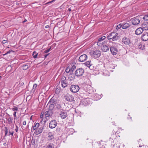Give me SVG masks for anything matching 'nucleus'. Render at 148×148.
Returning a JSON list of instances; mask_svg holds the SVG:
<instances>
[{"label": "nucleus", "mask_w": 148, "mask_h": 148, "mask_svg": "<svg viewBox=\"0 0 148 148\" xmlns=\"http://www.w3.org/2000/svg\"><path fill=\"white\" fill-rule=\"evenodd\" d=\"M107 38L108 40H112L113 41H115L119 38L118 34L116 32H112L107 34Z\"/></svg>", "instance_id": "obj_1"}, {"label": "nucleus", "mask_w": 148, "mask_h": 148, "mask_svg": "<svg viewBox=\"0 0 148 148\" xmlns=\"http://www.w3.org/2000/svg\"><path fill=\"white\" fill-rule=\"evenodd\" d=\"M101 51L98 49L92 51L90 52V54L91 57L95 59L100 57L101 55Z\"/></svg>", "instance_id": "obj_2"}, {"label": "nucleus", "mask_w": 148, "mask_h": 148, "mask_svg": "<svg viewBox=\"0 0 148 148\" xmlns=\"http://www.w3.org/2000/svg\"><path fill=\"white\" fill-rule=\"evenodd\" d=\"M24 84V83L23 82L19 83L17 85L16 84L14 87V88H15V89H16V91L18 92L20 91H22L23 88H24L23 86Z\"/></svg>", "instance_id": "obj_3"}, {"label": "nucleus", "mask_w": 148, "mask_h": 148, "mask_svg": "<svg viewBox=\"0 0 148 148\" xmlns=\"http://www.w3.org/2000/svg\"><path fill=\"white\" fill-rule=\"evenodd\" d=\"M60 82L63 88L66 87L69 84L68 79L64 76L62 77Z\"/></svg>", "instance_id": "obj_4"}, {"label": "nucleus", "mask_w": 148, "mask_h": 148, "mask_svg": "<svg viewBox=\"0 0 148 148\" xmlns=\"http://www.w3.org/2000/svg\"><path fill=\"white\" fill-rule=\"evenodd\" d=\"M45 114L46 119L45 120L44 119L43 122L45 123L48 120L52 115L53 112L51 110H49L48 111H46L45 112Z\"/></svg>", "instance_id": "obj_5"}, {"label": "nucleus", "mask_w": 148, "mask_h": 148, "mask_svg": "<svg viewBox=\"0 0 148 148\" xmlns=\"http://www.w3.org/2000/svg\"><path fill=\"white\" fill-rule=\"evenodd\" d=\"M84 72V70L82 68H79L76 70L75 72V75L76 76L79 77L82 76Z\"/></svg>", "instance_id": "obj_6"}, {"label": "nucleus", "mask_w": 148, "mask_h": 148, "mask_svg": "<svg viewBox=\"0 0 148 148\" xmlns=\"http://www.w3.org/2000/svg\"><path fill=\"white\" fill-rule=\"evenodd\" d=\"M106 38L105 36H103L99 38L97 42V45L99 46H101L102 45L105 44L106 42L103 40L105 39Z\"/></svg>", "instance_id": "obj_7"}, {"label": "nucleus", "mask_w": 148, "mask_h": 148, "mask_svg": "<svg viewBox=\"0 0 148 148\" xmlns=\"http://www.w3.org/2000/svg\"><path fill=\"white\" fill-rule=\"evenodd\" d=\"M79 88L78 86L72 85L70 86V91L73 92H77L79 90Z\"/></svg>", "instance_id": "obj_8"}, {"label": "nucleus", "mask_w": 148, "mask_h": 148, "mask_svg": "<svg viewBox=\"0 0 148 148\" xmlns=\"http://www.w3.org/2000/svg\"><path fill=\"white\" fill-rule=\"evenodd\" d=\"M59 116L62 119H65L67 116V114L66 111L64 110L60 111Z\"/></svg>", "instance_id": "obj_9"}, {"label": "nucleus", "mask_w": 148, "mask_h": 148, "mask_svg": "<svg viewBox=\"0 0 148 148\" xmlns=\"http://www.w3.org/2000/svg\"><path fill=\"white\" fill-rule=\"evenodd\" d=\"M131 21L132 24L135 25H138L140 23L139 17H137L132 18L131 19Z\"/></svg>", "instance_id": "obj_10"}, {"label": "nucleus", "mask_w": 148, "mask_h": 148, "mask_svg": "<svg viewBox=\"0 0 148 148\" xmlns=\"http://www.w3.org/2000/svg\"><path fill=\"white\" fill-rule=\"evenodd\" d=\"M57 123L55 120L51 121L49 123V127L51 129L55 128L57 125Z\"/></svg>", "instance_id": "obj_11"}, {"label": "nucleus", "mask_w": 148, "mask_h": 148, "mask_svg": "<svg viewBox=\"0 0 148 148\" xmlns=\"http://www.w3.org/2000/svg\"><path fill=\"white\" fill-rule=\"evenodd\" d=\"M86 87V90L87 92L89 93L92 94L93 92H94L96 91L95 90L92 86L89 85H87Z\"/></svg>", "instance_id": "obj_12"}, {"label": "nucleus", "mask_w": 148, "mask_h": 148, "mask_svg": "<svg viewBox=\"0 0 148 148\" xmlns=\"http://www.w3.org/2000/svg\"><path fill=\"white\" fill-rule=\"evenodd\" d=\"M110 49L112 54L114 55H116L118 52V50L115 46H112L110 47Z\"/></svg>", "instance_id": "obj_13"}, {"label": "nucleus", "mask_w": 148, "mask_h": 148, "mask_svg": "<svg viewBox=\"0 0 148 148\" xmlns=\"http://www.w3.org/2000/svg\"><path fill=\"white\" fill-rule=\"evenodd\" d=\"M64 97L65 99L68 101L71 102L74 100V97L72 95L69 94L66 95Z\"/></svg>", "instance_id": "obj_14"}, {"label": "nucleus", "mask_w": 148, "mask_h": 148, "mask_svg": "<svg viewBox=\"0 0 148 148\" xmlns=\"http://www.w3.org/2000/svg\"><path fill=\"white\" fill-rule=\"evenodd\" d=\"M56 102V99L54 98L53 97H52L49 100V103L50 104L49 106L50 108H53L54 107V105L53 103L55 104Z\"/></svg>", "instance_id": "obj_15"}, {"label": "nucleus", "mask_w": 148, "mask_h": 148, "mask_svg": "<svg viewBox=\"0 0 148 148\" xmlns=\"http://www.w3.org/2000/svg\"><path fill=\"white\" fill-rule=\"evenodd\" d=\"M87 58V56L86 55H82L79 57V61L81 62H83L86 61Z\"/></svg>", "instance_id": "obj_16"}, {"label": "nucleus", "mask_w": 148, "mask_h": 148, "mask_svg": "<svg viewBox=\"0 0 148 148\" xmlns=\"http://www.w3.org/2000/svg\"><path fill=\"white\" fill-rule=\"evenodd\" d=\"M122 42L123 43L127 45H129L130 43L129 39L126 37H124L122 38Z\"/></svg>", "instance_id": "obj_17"}, {"label": "nucleus", "mask_w": 148, "mask_h": 148, "mask_svg": "<svg viewBox=\"0 0 148 148\" xmlns=\"http://www.w3.org/2000/svg\"><path fill=\"white\" fill-rule=\"evenodd\" d=\"M142 40L144 41L148 40V33H144L142 35L141 37Z\"/></svg>", "instance_id": "obj_18"}, {"label": "nucleus", "mask_w": 148, "mask_h": 148, "mask_svg": "<svg viewBox=\"0 0 148 148\" xmlns=\"http://www.w3.org/2000/svg\"><path fill=\"white\" fill-rule=\"evenodd\" d=\"M101 47V50L104 52H106L108 51L109 49V47L105 44L102 45Z\"/></svg>", "instance_id": "obj_19"}, {"label": "nucleus", "mask_w": 148, "mask_h": 148, "mask_svg": "<svg viewBox=\"0 0 148 148\" xmlns=\"http://www.w3.org/2000/svg\"><path fill=\"white\" fill-rule=\"evenodd\" d=\"M54 138L53 134L51 132H49L48 134L47 139L51 141L53 140Z\"/></svg>", "instance_id": "obj_20"}, {"label": "nucleus", "mask_w": 148, "mask_h": 148, "mask_svg": "<svg viewBox=\"0 0 148 148\" xmlns=\"http://www.w3.org/2000/svg\"><path fill=\"white\" fill-rule=\"evenodd\" d=\"M143 29L142 28L139 27L136 29L135 31V34L136 35H140L143 32Z\"/></svg>", "instance_id": "obj_21"}, {"label": "nucleus", "mask_w": 148, "mask_h": 148, "mask_svg": "<svg viewBox=\"0 0 148 148\" xmlns=\"http://www.w3.org/2000/svg\"><path fill=\"white\" fill-rule=\"evenodd\" d=\"M142 27L143 29L147 30H148V22H146L144 23L142 25Z\"/></svg>", "instance_id": "obj_22"}, {"label": "nucleus", "mask_w": 148, "mask_h": 148, "mask_svg": "<svg viewBox=\"0 0 148 148\" xmlns=\"http://www.w3.org/2000/svg\"><path fill=\"white\" fill-rule=\"evenodd\" d=\"M88 99H85L82 100L81 101V105H84V106H86L88 105Z\"/></svg>", "instance_id": "obj_23"}, {"label": "nucleus", "mask_w": 148, "mask_h": 148, "mask_svg": "<svg viewBox=\"0 0 148 148\" xmlns=\"http://www.w3.org/2000/svg\"><path fill=\"white\" fill-rule=\"evenodd\" d=\"M43 128L42 127L38 128L35 131V134L36 135H38L41 133L42 131Z\"/></svg>", "instance_id": "obj_24"}, {"label": "nucleus", "mask_w": 148, "mask_h": 148, "mask_svg": "<svg viewBox=\"0 0 148 148\" xmlns=\"http://www.w3.org/2000/svg\"><path fill=\"white\" fill-rule=\"evenodd\" d=\"M122 28L124 29L128 28L130 26V24L128 23H122Z\"/></svg>", "instance_id": "obj_25"}, {"label": "nucleus", "mask_w": 148, "mask_h": 148, "mask_svg": "<svg viewBox=\"0 0 148 148\" xmlns=\"http://www.w3.org/2000/svg\"><path fill=\"white\" fill-rule=\"evenodd\" d=\"M29 63H27L23 65L22 66L23 69V70H26L28 69L29 67Z\"/></svg>", "instance_id": "obj_26"}, {"label": "nucleus", "mask_w": 148, "mask_h": 148, "mask_svg": "<svg viewBox=\"0 0 148 148\" xmlns=\"http://www.w3.org/2000/svg\"><path fill=\"white\" fill-rule=\"evenodd\" d=\"M39 125V123H37L34 126L32 127L33 129L34 130H36L38 128Z\"/></svg>", "instance_id": "obj_27"}, {"label": "nucleus", "mask_w": 148, "mask_h": 148, "mask_svg": "<svg viewBox=\"0 0 148 148\" xmlns=\"http://www.w3.org/2000/svg\"><path fill=\"white\" fill-rule=\"evenodd\" d=\"M85 65L88 67H90L91 66V61H88L84 63Z\"/></svg>", "instance_id": "obj_28"}, {"label": "nucleus", "mask_w": 148, "mask_h": 148, "mask_svg": "<svg viewBox=\"0 0 148 148\" xmlns=\"http://www.w3.org/2000/svg\"><path fill=\"white\" fill-rule=\"evenodd\" d=\"M56 108L57 109L60 110V111H61L62 110H63L62 107L60 104H58L56 105Z\"/></svg>", "instance_id": "obj_29"}, {"label": "nucleus", "mask_w": 148, "mask_h": 148, "mask_svg": "<svg viewBox=\"0 0 148 148\" xmlns=\"http://www.w3.org/2000/svg\"><path fill=\"white\" fill-rule=\"evenodd\" d=\"M65 72L67 73H69V75H72V74H71L70 67H68L66 68L65 69Z\"/></svg>", "instance_id": "obj_30"}, {"label": "nucleus", "mask_w": 148, "mask_h": 148, "mask_svg": "<svg viewBox=\"0 0 148 148\" xmlns=\"http://www.w3.org/2000/svg\"><path fill=\"white\" fill-rule=\"evenodd\" d=\"M76 66L74 65H72L71 67L70 68L71 74L72 75L73 71L75 69Z\"/></svg>", "instance_id": "obj_31"}, {"label": "nucleus", "mask_w": 148, "mask_h": 148, "mask_svg": "<svg viewBox=\"0 0 148 148\" xmlns=\"http://www.w3.org/2000/svg\"><path fill=\"white\" fill-rule=\"evenodd\" d=\"M74 79V77L73 75H69L68 77V80L70 82L72 81Z\"/></svg>", "instance_id": "obj_32"}, {"label": "nucleus", "mask_w": 148, "mask_h": 148, "mask_svg": "<svg viewBox=\"0 0 148 148\" xmlns=\"http://www.w3.org/2000/svg\"><path fill=\"white\" fill-rule=\"evenodd\" d=\"M33 56L34 58H37L38 56V53H37L36 51H34L33 52Z\"/></svg>", "instance_id": "obj_33"}, {"label": "nucleus", "mask_w": 148, "mask_h": 148, "mask_svg": "<svg viewBox=\"0 0 148 148\" xmlns=\"http://www.w3.org/2000/svg\"><path fill=\"white\" fill-rule=\"evenodd\" d=\"M53 145L51 143H49L47 146V148H53Z\"/></svg>", "instance_id": "obj_34"}, {"label": "nucleus", "mask_w": 148, "mask_h": 148, "mask_svg": "<svg viewBox=\"0 0 148 148\" xmlns=\"http://www.w3.org/2000/svg\"><path fill=\"white\" fill-rule=\"evenodd\" d=\"M37 84H34L33 86V88L32 89V90L33 91H34L36 89V88L37 87Z\"/></svg>", "instance_id": "obj_35"}, {"label": "nucleus", "mask_w": 148, "mask_h": 148, "mask_svg": "<svg viewBox=\"0 0 148 148\" xmlns=\"http://www.w3.org/2000/svg\"><path fill=\"white\" fill-rule=\"evenodd\" d=\"M143 18L144 20H148V14L145 15Z\"/></svg>", "instance_id": "obj_36"}, {"label": "nucleus", "mask_w": 148, "mask_h": 148, "mask_svg": "<svg viewBox=\"0 0 148 148\" xmlns=\"http://www.w3.org/2000/svg\"><path fill=\"white\" fill-rule=\"evenodd\" d=\"M121 27H122V24L120 23L119 25H118L116 26V29H120Z\"/></svg>", "instance_id": "obj_37"}, {"label": "nucleus", "mask_w": 148, "mask_h": 148, "mask_svg": "<svg viewBox=\"0 0 148 148\" xmlns=\"http://www.w3.org/2000/svg\"><path fill=\"white\" fill-rule=\"evenodd\" d=\"M13 120V119L10 117H9L7 120L9 123H12Z\"/></svg>", "instance_id": "obj_38"}, {"label": "nucleus", "mask_w": 148, "mask_h": 148, "mask_svg": "<svg viewBox=\"0 0 148 148\" xmlns=\"http://www.w3.org/2000/svg\"><path fill=\"white\" fill-rule=\"evenodd\" d=\"M35 143V140L32 139L31 141V144L32 145H34Z\"/></svg>", "instance_id": "obj_39"}, {"label": "nucleus", "mask_w": 148, "mask_h": 148, "mask_svg": "<svg viewBox=\"0 0 148 148\" xmlns=\"http://www.w3.org/2000/svg\"><path fill=\"white\" fill-rule=\"evenodd\" d=\"M51 49V48H49L45 50L44 51V53H47L49 52L50 51V49Z\"/></svg>", "instance_id": "obj_40"}, {"label": "nucleus", "mask_w": 148, "mask_h": 148, "mask_svg": "<svg viewBox=\"0 0 148 148\" xmlns=\"http://www.w3.org/2000/svg\"><path fill=\"white\" fill-rule=\"evenodd\" d=\"M12 51V50H9V51H7L4 54H3V56H5L8 54H9Z\"/></svg>", "instance_id": "obj_41"}, {"label": "nucleus", "mask_w": 148, "mask_h": 148, "mask_svg": "<svg viewBox=\"0 0 148 148\" xmlns=\"http://www.w3.org/2000/svg\"><path fill=\"white\" fill-rule=\"evenodd\" d=\"M12 110L14 111L17 112L18 110V108L17 107L13 108H12Z\"/></svg>", "instance_id": "obj_42"}, {"label": "nucleus", "mask_w": 148, "mask_h": 148, "mask_svg": "<svg viewBox=\"0 0 148 148\" xmlns=\"http://www.w3.org/2000/svg\"><path fill=\"white\" fill-rule=\"evenodd\" d=\"M138 47L140 49H143L144 48V46H143L142 47V45H141L140 44L138 45Z\"/></svg>", "instance_id": "obj_43"}, {"label": "nucleus", "mask_w": 148, "mask_h": 148, "mask_svg": "<svg viewBox=\"0 0 148 148\" xmlns=\"http://www.w3.org/2000/svg\"><path fill=\"white\" fill-rule=\"evenodd\" d=\"M9 133L8 134V136H10V135H11L12 136L14 134V132H11L10 131H9Z\"/></svg>", "instance_id": "obj_44"}, {"label": "nucleus", "mask_w": 148, "mask_h": 148, "mask_svg": "<svg viewBox=\"0 0 148 148\" xmlns=\"http://www.w3.org/2000/svg\"><path fill=\"white\" fill-rule=\"evenodd\" d=\"M15 131L16 132H17L18 131V127L17 125H16V128H15Z\"/></svg>", "instance_id": "obj_45"}, {"label": "nucleus", "mask_w": 148, "mask_h": 148, "mask_svg": "<svg viewBox=\"0 0 148 148\" xmlns=\"http://www.w3.org/2000/svg\"><path fill=\"white\" fill-rule=\"evenodd\" d=\"M5 132H8V130L7 128V127H5Z\"/></svg>", "instance_id": "obj_46"}, {"label": "nucleus", "mask_w": 148, "mask_h": 148, "mask_svg": "<svg viewBox=\"0 0 148 148\" xmlns=\"http://www.w3.org/2000/svg\"><path fill=\"white\" fill-rule=\"evenodd\" d=\"M8 42V40H4L2 41V43L3 44H5Z\"/></svg>", "instance_id": "obj_47"}, {"label": "nucleus", "mask_w": 148, "mask_h": 148, "mask_svg": "<svg viewBox=\"0 0 148 148\" xmlns=\"http://www.w3.org/2000/svg\"><path fill=\"white\" fill-rule=\"evenodd\" d=\"M16 111L14 112L13 115L14 118H15L16 117Z\"/></svg>", "instance_id": "obj_48"}, {"label": "nucleus", "mask_w": 148, "mask_h": 148, "mask_svg": "<svg viewBox=\"0 0 148 148\" xmlns=\"http://www.w3.org/2000/svg\"><path fill=\"white\" fill-rule=\"evenodd\" d=\"M49 54V53H48V54H46L45 55H44L45 58H46L47 57V56H48Z\"/></svg>", "instance_id": "obj_49"}, {"label": "nucleus", "mask_w": 148, "mask_h": 148, "mask_svg": "<svg viewBox=\"0 0 148 148\" xmlns=\"http://www.w3.org/2000/svg\"><path fill=\"white\" fill-rule=\"evenodd\" d=\"M23 125H25L26 124V121H24L23 122Z\"/></svg>", "instance_id": "obj_50"}, {"label": "nucleus", "mask_w": 148, "mask_h": 148, "mask_svg": "<svg viewBox=\"0 0 148 148\" xmlns=\"http://www.w3.org/2000/svg\"><path fill=\"white\" fill-rule=\"evenodd\" d=\"M70 131H71L72 132H73L74 131V130L73 129L71 128L69 130Z\"/></svg>", "instance_id": "obj_51"}, {"label": "nucleus", "mask_w": 148, "mask_h": 148, "mask_svg": "<svg viewBox=\"0 0 148 148\" xmlns=\"http://www.w3.org/2000/svg\"><path fill=\"white\" fill-rule=\"evenodd\" d=\"M43 117V114H42V113H41L40 115V117L42 119Z\"/></svg>", "instance_id": "obj_52"}, {"label": "nucleus", "mask_w": 148, "mask_h": 148, "mask_svg": "<svg viewBox=\"0 0 148 148\" xmlns=\"http://www.w3.org/2000/svg\"><path fill=\"white\" fill-rule=\"evenodd\" d=\"M49 27V25H47L46 26L45 28H48Z\"/></svg>", "instance_id": "obj_53"}, {"label": "nucleus", "mask_w": 148, "mask_h": 148, "mask_svg": "<svg viewBox=\"0 0 148 148\" xmlns=\"http://www.w3.org/2000/svg\"><path fill=\"white\" fill-rule=\"evenodd\" d=\"M8 132H5V136H6L7 135H8Z\"/></svg>", "instance_id": "obj_54"}, {"label": "nucleus", "mask_w": 148, "mask_h": 148, "mask_svg": "<svg viewBox=\"0 0 148 148\" xmlns=\"http://www.w3.org/2000/svg\"><path fill=\"white\" fill-rule=\"evenodd\" d=\"M3 145L5 146H6L7 145V144L6 143H3Z\"/></svg>", "instance_id": "obj_55"}, {"label": "nucleus", "mask_w": 148, "mask_h": 148, "mask_svg": "<svg viewBox=\"0 0 148 148\" xmlns=\"http://www.w3.org/2000/svg\"><path fill=\"white\" fill-rule=\"evenodd\" d=\"M68 11H71V8H69L68 9Z\"/></svg>", "instance_id": "obj_56"}, {"label": "nucleus", "mask_w": 148, "mask_h": 148, "mask_svg": "<svg viewBox=\"0 0 148 148\" xmlns=\"http://www.w3.org/2000/svg\"><path fill=\"white\" fill-rule=\"evenodd\" d=\"M114 139V138H112V137H110V140H110V139Z\"/></svg>", "instance_id": "obj_57"}, {"label": "nucleus", "mask_w": 148, "mask_h": 148, "mask_svg": "<svg viewBox=\"0 0 148 148\" xmlns=\"http://www.w3.org/2000/svg\"><path fill=\"white\" fill-rule=\"evenodd\" d=\"M60 89H56V92L57 93V91L58 90H59Z\"/></svg>", "instance_id": "obj_58"}, {"label": "nucleus", "mask_w": 148, "mask_h": 148, "mask_svg": "<svg viewBox=\"0 0 148 148\" xmlns=\"http://www.w3.org/2000/svg\"><path fill=\"white\" fill-rule=\"evenodd\" d=\"M55 0H53V1H50L49 3H51V2H53V1H54Z\"/></svg>", "instance_id": "obj_59"}, {"label": "nucleus", "mask_w": 148, "mask_h": 148, "mask_svg": "<svg viewBox=\"0 0 148 148\" xmlns=\"http://www.w3.org/2000/svg\"><path fill=\"white\" fill-rule=\"evenodd\" d=\"M32 116L30 118V120H32Z\"/></svg>", "instance_id": "obj_60"}, {"label": "nucleus", "mask_w": 148, "mask_h": 148, "mask_svg": "<svg viewBox=\"0 0 148 148\" xmlns=\"http://www.w3.org/2000/svg\"><path fill=\"white\" fill-rule=\"evenodd\" d=\"M105 72H103V74H104V75H106L105 74Z\"/></svg>", "instance_id": "obj_61"}, {"label": "nucleus", "mask_w": 148, "mask_h": 148, "mask_svg": "<svg viewBox=\"0 0 148 148\" xmlns=\"http://www.w3.org/2000/svg\"><path fill=\"white\" fill-rule=\"evenodd\" d=\"M26 21V20L25 21H23V22H25V21Z\"/></svg>", "instance_id": "obj_62"}, {"label": "nucleus", "mask_w": 148, "mask_h": 148, "mask_svg": "<svg viewBox=\"0 0 148 148\" xmlns=\"http://www.w3.org/2000/svg\"><path fill=\"white\" fill-rule=\"evenodd\" d=\"M29 126V125H27V127H28Z\"/></svg>", "instance_id": "obj_63"}, {"label": "nucleus", "mask_w": 148, "mask_h": 148, "mask_svg": "<svg viewBox=\"0 0 148 148\" xmlns=\"http://www.w3.org/2000/svg\"><path fill=\"white\" fill-rule=\"evenodd\" d=\"M18 3H17L16 4H18Z\"/></svg>", "instance_id": "obj_64"}]
</instances>
